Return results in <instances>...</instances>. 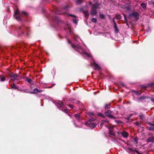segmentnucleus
I'll use <instances>...</instances> for the list:
<instances>
[{"instance_id": "f257e3e1", "label": "nucleus", "mask_w": 154, "mask_h": 154, "mask_svg": "<svg viewBox=\"0 0 154 154\" xmlns=\"http://www.w3.org/2000/svg\"><path fill=\"white\" fill-rule=\"evenodd\" d=\"M99 7V5L98 4H96L93 5L91 11V14L93 15L97 14V12L96 9L97 8H100Z\"/></svg>"}, {"instance_id": "f03ea898", "label": "nucleus", "mask_w": 154, "mask_h": 154, "mask_svg": "<svg viewBox=\"0 0 154 154\" xmlns=\"http://www.w3.org/2000/svg\"><path fill=\"white\" fill-rule=\"evenodd\" d=\"M10 78L14 81L15 80H18L21 79V77L19 76L17 74H15L13 73H11L10 75Z\"/></svg>"}, {"instance_id": "7ed1b4c3", "label": "nucleus", "mask_w": 154, "mask_h": 154, "mask_svg": "<svg viewBox=\"0 0 154 154\" xmlns=\"http://www.w3.org/2000/svg\"><path fill=\"white\" fill-rule=\"evenodd\" d=\"M71 45L72 47L76 51L80 53L83 52V50L81 46L79 45H75L72 44H71Z\"/></svg>"}, {"instance_id": "20e7f679", "label": "nucleus", "mask_w": 154, "mask_h": 154, "mask_svg": "<svg viewBox=\"0 0 154 154\" xmlns=\"http://www.w3.org/2000/svg\"><path fill=\"white\" fill-rule=\"evenodd\" d=\"M139 15L138 13L137 12H134L131 13L129 15L130 17H133L134 20H137L139 18Z\"/></svg>"}, {"instance_id": "39448f33", "label": "nucleus", "mask_w": 154, "mask_h": 154, "mask_svg": "<svg viewBox=\"0 0 154 154\" xmlns=\"http://www.w3.org/2000/svg\"><path fill=\"white\" fill-rule=\"evenodd\" d=\"M14 16L17 20H20L21 15L18 9L15 12L14 14Z\"/></svg>"}, {"instance_id": "423d86ee", "label": "nucleus", "mask_w": 154, "mask_h": 154, "mask_svg": "<svg viewBox=\"0 0 154 154\" xmlns=\"http://www.w3.org/2000/svg\"><path fill=\"white\" fill-rule=\"evenodd\" d=\"M105 115L106 116L110 117L111 119H114L115 117L111 115L112 112L109 110H108L105 113Z\"/></svg>"}, {"instance_id": "0eeeda50", "label": "nucleus", "mask_w": 154, "mask_h": 154, "mask_svg": "<svg viewBox=\"0 0 154 154\" xmlns=\"http://www.w3.org/2000/svg\"><path fill=\"white\" fill-rule=\"evenodd\" d=\"M70 25L69 24H67V26H66V27L65 28V29L67 30V31L69 32V33L70 34H71V31L72 29L70 27Z\"/></svg>"}, {"instance_id": "6e6552de", "label": "nucleus", "mask_w": 154, "mask_h": 154, "mask_svg": "<svg viewBox=\"0 0 154 154\" xmlns=\"http://www.w3.org/2000/svg\"><path fill=\"white\" fill-rule=\"evenodd\" d=\"M93 65L94 66L95 69L96 70H99L100 69V68L99 65L96 64L94 61V63Z\"/></svg>"}, {"instance_id": "1a4fd4ad", "label": "nucleus", "mask_w": 154, "mask_h": 154, "mask_svg": "<svg viewBox=\"0 0 154 154\" xmlns=\"http://www.w3.org/2000/svg\"><path fill=\"white\" fill-rule=\"evenodd\" d=\"M120 134L124 137H127L128 136V133L126 131L121 132Z\"/></svg>"}, {"instance_id": "9d476101", "label": "nucleus", "mask_w": 154, "mask_h": 154, "mask_svg": "<svg viewBox=\"0 0 154 154\" xmlns=\"http://www.w3.org/2000/svg\"><path fill=\"white\" fill-rule=\"evenodd\" d=\"M114 28L115 31L116 33H117L118 32V29L117 27V24L114 21Z\"/></svg>"}, {"instance_id": "9b49d317", "label": "nucleus", "mask_w": 154, "mask_h": 154, "mask_svg": "<svg viewBox=\"0 0 154 154\" xmlns=\"http://www.w3.org/2000/svg\"><path fill=\"white\" fill-rule=\"evenodd\" d=\"M38 89L37 88H35L30 93L32 94H36L38 92Z\"/></svg>"}, {"instance_id": "f8f14e48", "label": "nucleus", "mask_w": 154, "mask_h": 154, "mask_svg": "<svg viewBox=\"0 0 154 154\" xmlns=\"http://www.w3.org/2000/svg\"><path fill=\"white\" fill-rule=\"evenodd\" d=\"M83 13L86 17H88V16L89 13L88 11H83Z\"/></svg>"}, {"instance_id": "ddd939ff", "label": "nucleus", "mask_w": 154, "mask_h": 154, "mask_svg": "<svg viewBox=\"0 0 154 154\" xmlns=\"http://www.w3.org/2000/svg\"><path fill=\"white\" fill-rule=\"evenodd\" d=\"M84 56L85 57H86L87 58H92V56L89 54H88L86 53H84Z\"/></svg>"}, {"instance_id": "4468645a", "label": "nucleus", "mask_w": 154, "mask_h": 154, "mask_svg": "<svg viewBox=\"0 0 154 154\" xmlns=\"http://www.w3.org/2000/svg\"><path fill=\"white\" fill-rule=\"evenodd\" d=\"M89 126L91 128H95L96 126V125L94 123H90Z\"/></svg>"}, {"instance_id": "2eb2a0df", "label": "nucleus", "mask_w": 154, "mask_h": 154, "mask_svg": "<svg viewBox=\"0 0 154 154\" xmlns=\"http://www.w3.org/2000/svg\"><path fill=\"white\" fill-rule=\"evenodd\" d=\"M141 6L142 8L144 9L146 8V4L144 3H142L141 4Z\"/></svg>"}, {"instance_id": "dca6fc26", "label": "nucleus", "mask_w": 154, "mask_h": 154, "mask_svg": "<svg viewBox=\"0 0 154 154\" xmlns=\"http://www.w3.org/2000/svg\"><path fill=\"white\" fill-rule=\"evenodd\" d=\"M83 2V0H78L76 1V4L79 5L81 4Z\"/></svg>"}, {"instance_id": "f3484780", "label": "nucleus", "mask_w": 154, "mask_h": 154, "mask_svg": "<svg viewBox=\"0 0 154 154\" xmlns=\"http://www.w3.org/2000/svg\"><path fill=\"white\" fill-rule=\"evenodd\" d=\"M130 4V3H129L126 4V7H127V8H127V10H129L130 9V8L129 7V5Z\"/></svg>"}, {"instance_id": "a211bd4d", "label": "nucleus", "mask_w": 154, "mask_h": 154, "mask_svg": "<svg viewBox=\"0 0 154 154\" xmlns=\"http://www.w3.org/2000/svg\"><path fill=\"white\" fill-rule=\"evenodd\" d=\"M5 78L4 76H3L2 77H0V80L1 82H3L5 81Z\"/></svg>"}, {"instance_id": "6ab92c4d", "label": "nucleus", "mask_w": 154, "mask_h": 154, "mask_svg": "<svg viewBox=\"0 0 154 154\" xmlns=\"http://www.w3.org/2000/svg\"><path fill=\"white\" fill-rule=\"evenodd\" d=\"M147 129L150 131L154 130V128L152 127H147Z\"/></svg>"}, {"instance_id": "aec40b11", "label": "nucleus", "mask_w": 154, "mask_h": 154, "mask_svg": "<svg viewBox=\"0 0 154 154\" xmlns=\"http://www.w3.org/2000/svg\"><path fill=\"white\" fill-rule=\"evenodd\" d=\"M26 81L27 82L29 83H31L32 82V80L31 79H29L28 78H26Z\"/></svg>"}, {"instance_id": "412c9836", "label": "nucleus", "mask_w": 154, "mask_h": 154, "mask_svg": "<svg viewBox=\"0 0 154 154\" xmlns=\"http://www.w3.org/2000/svg\"><path fill=\"white\" fill-rule=\"evenodd\" d=\"M109 134L111 135H112V136L114 135V133L112 131L110 130V131H109Z\"/></svg>"}, {"instance_id": "4be33fe9", "label": "nucleus", "mask_w": 154, "mask_h": 154, "mask_svg": "<svg viewBox=\"0 0 154 154\" xmlns=\"http://www.w3.org/2000/svg\"><path fill=\"white\" fill-rule=\"evenodd\" d=\"M73 21L74 23L75 24H76L77 23V20L75 18L74 19H73Z\"/></svg>"}, {"instance_id": "5701e85b", "label": "nucleus", "mask_w": 154, "mask_h": 154, "mask_svg": "<svg viewBox=\"0 0 154 154\" xmlns=\"http://www.w3.org/2000/svg\"><path fill=\"white\" fill-rule=\"evenodd\" d=\"M91 21L94 23H96L97 22V20L96 18H93L91 20Z\"/></svg>"}, {"instance_id": "b1692460", "label": "nucleus", "mask_w": 154, "mask_h": 154, "mask_svg": "<svg viewBox=\"0 0 154 154\" xmlns=\"http://www.w3.org/2000/svg\"><path fill=\"white\" fill-rule=\"evenodd\" d=\"M98 115L102 117H104L105 116L104 114L100 113H98Z\"/></svg>"}, {"instance_id": "393cba45", "label": "nucleus", "mask_w": 154, "mask_h": 154, "mask_svg": "<svg viewBox=\"0 0 154 154\" xmlns=\"http://www.w3.org/2000/svg\"><path fill=\"white\" fill-rule=\"evenodd\" d=\"M75 117L77 119H79L80 118V116L79 115L75 114Z\"/></svg>"}, {"instance_id": "a878e982", "label": "nucleus", "mask_w": 154, "mask_h": 154, "mask_svg": "<svg viewBox=\"0 0 154 154\" xmlns=\"http://www.w3.org/2000/svg\"><path fill=\"white\" fill-rule=\"evenodd\" d=\"M100 16L101 18L102 19H103L104 18V15L103 14H100Z\"/></svg>"}, {"instance_id": "bb28decb", "label": "nucleus", "mask_w": 154, "mask_h": 154, "mask_svg": "<svg viewBox=\"0 0 154 154\" xmlns=\"http://www.w3.org/2000/svg\"><path fill=\"white\" fill-rule=\"evenodd\" d=\"M148 124L149 125H150L154 126V122L153 123H151V122H149L148 123Z\"/></svg>"}, {"instance_id": "cd10ccee", "label": "nucleus", "mask_w": 154, "mask_h": 154, "mask_svg": "<svg viewBox=\"0 0 154 154\" xmlns=\"http://www.w3.org/2000/svg\"><path fill=\"white\" fill-rule=\"evenodd\" d=\"M152 140H153L152 138H149L147 139V141L148 142L151 141H152Z\"/></svg>"}, {"instance_id": "c85d7f7f", "label": "nucleus", "mask_w": 154, "mask_h": 154, "mask_svg": "<svg viewBox=\"0 0 154 154\" xmlns=\"http://www.w3.org/2000/svg\"><path fill=\"white\" fill-rule=\"evenodd\" d=\"M63 111L64 112H65V113H68V110L66 109H64V110H63Z\"/></svg>"}, {"instance_id": "c756f323", "label": "nucleus", "mask_w": 154, "mask_h": 154, "mask_svg": "<svg viewBox=\"0 0 154 154\" xmlns=\"http://www.w3.org/2000/svg\"><path fill=\"white\" fill-rule=\"evenodd\" d=\"M102 122H103L104 124V123H108L109 122L105 120H103L102 121Z\"/></svg>"}, {"instance_id": "7c9ffc66", "label": "nucleus", "mask_w": 154, "mask_h": 154, "mask_svg": "<svg viewBox=\"0 0 154 154\" xmlns=\"http://www.w3.org/2000/svg\"><path fill=\"white\" fill-rule=\"evenodd\" d=\"M90 123L86 122L85 123V125L87 126H89Z\"/></svg>"}, {"instance_id": "2f4dec72", "label": "nucleus", "mask_w": 154, "mask_h": 154, "mask_svg": "<svg viewBox=\"0 0 154 154\" xmlns=\"http://www.w3.org/2000/svg\"><path fill=\"white\" fill-rule=\"evenodd\" d=\"M116 121L118 123H121L122 122L121 121L119 120H117Z\"/></svg>"}, {"instance_id": "473e14b6", "label": "nucleus", "mask_w": 154, "mask_h": 154, "mask_svg": "<svg viewBox=\"0 0 154 154\" xmlns=\"http://www.w3.org/2000/svg\"><path fill=\"white\" fill-rule=\"evenodd\" d=\"M104 124V122H102L101 123L100 125V128H101L102 127V126Z\"/></svg>"}, {"instance_id": "72a5a7b5", "label": "nucleus", "mask_w": 154, "mask_h": 154, "mask_svg": "<svg viewBox=\"0 0 154 154\" xmlns=\"http://www.w3.org/2000/svg\"><path fill=\"white\" fill-rule=\"evenodd\" d=\"M89 114L90 115H92V116H94V113L93 112H90L89 113Z\"/></svg>"}, {"instance_id": "f704fd0d", "label": "nucleus", "mask_w": 154, "mask_h": 154, "mask_svg": "<svg viewBox=\"0 0 154 154\" xmlns=\"http://www.w3.org/2000/svg\"><path fill=\"white\" fill-rule=\"evenodd\" d=\"M22 13L23 14L25 15H26L27 14L26 13V12H25V11H22Z\"/></svg>"}, {"instance_id": "c9c22d12", "label": "nucleus", "mask_w": 154, "mask_h": 154, "mask_svg": "<svg viewBox=\"0 0 154 154\" xmlns=\"http://www.w3.org/2000/svg\"><path fill=\"white\" fill-rule=\"evenodd\" d=\"M68 106H69V107L70 108H73V106L72 105H69Z\"/></svg>"}, {"instance_id": "e433bc0d", "label": "nucleus", "mask_w": 154, "mask_h": 154, "mask_svg": "<svg viewBox=\"0 0 154 154\" xmlns=\"http://www.w3.org/2000/svg\"><path fill=\"white\" fill-rule=\"evenodd\" d=\"M144 98H145L144 97H141L139 99V100H141V99H144Z\"/></svg>"}, {"instance_id": "4c0bfd02", "label": "nucleus", "mask_w": 154, "mask_h": 154, "mask_svg": "<svg viewBox=\"0 0 154 154\" xmlns=\"http://www.w3.org/2000/svg\"><path fill=\"white\" fill-rule=\"evenodd\" d=\"M42 91H43V90H38V92L40 93V92H42Z\"/></svg>"}, {"instance_id": "58836bf2", "label": "nucleus", "mask_w": 154, "mask_h": 154, "mask_svg": "<svg viewBox=\"0 0 154 154\" xmlns=\"http://www.w3.org/2000/svg\"><path fill=\"white\" fill-rule=\"evenodd\" d=\"M108 105H105V107L106 108H108Z\"/></svg>"}, {"instance_id": "ea45409f", "label": "nucleus", "mask_w": 154, "mask_h": 154, "mask_svg": "<svg viewBox=\"0 0 154 154\" xmlns=\"http://www.w3.org/2000/svg\"><path fill=\"white\" fill-rule=\"evenodd\" d=\"M69 16H72V17H74V16L72 15H71V14H70L69 15Z\"/></svg>"}, {"instance_id": "a19ab883", "label": "nucleus", "mask_w": 154, "mask_h": 154, "mask_svg": "<svg viewBox=\"0 0 154 154\" xmlns=\"http://www.w3.org/2000/svg\"><path fill=\"white\" fill-rule=\"evenodd\" d=\"M68 42L69 43L71 44L69 40H68Z\"/></svg>"}, {"instance_id": "79ce46f5", "label": "nucleus", "mask_w": 154, "mask_h": 154, "mask_svg": "<svg viewBox=\"0 0 154 154\" xmlns=\"http://www.w3.org/2000/svg\"><path fill=\"white\" fill-rule=\"evenodd\" d=\"M89 4H90V5H91V2H89Z\"/></svg>"}, {"instance_id": "37998d69", "label": "nucleus", "mask_w": 154, "mask_h": 154, "mask_svg": "<svg viewBox=\"0 0 154 154\" xmlns=\"http://www.w3.org/2000/svg\"><path fill=\"white\" fill-rule=\"evenodd\" d=\"M141 93H139V94H138V95L140 94H141Z\"/></svg>"}, {"instance_id": "c03bdc74", "label": "nucleus", "mask_w": 154, "mask_h": 154, "mask_svg": "<svg viewBox=\"0 0 154 154\" xmlns=\"http://www.w3.org/2000/svg\"><path fill=\"white\" fill-rule=\"evenodd\" d=\"M152 4L154 5V2H152Z\"/></svg>"}, {"instance_id": "a18cd8bd", "label": "nucleus", "mask_w": 154, "mask_h": 154, "mask_svg": "<svg viewBox=\"0 0 154 154\" xmlns=\"http://www.w3.org/2000/svg\"><path fill=\"white\" fill-rule=\"evenodd\" d=\"M120 18V17H118V19H119V18Z\"/></svg>"}, {"instance_id": "49530a36", "label": "nucleus", "mask_w": 154, "mask_h": 154, "mask_svg": "<svg viewBox=\"0 0 154 154\" xmlns=\"http://www.w3.org/2000/svg\"><path fill=\"white\" fill-rule=\"evenodd\" d=\"M124 17H125V15H124Z\"/></svg>"}, {"instance_id": "de8ad7c7", "label": "nucleus", "mask_w": 154, "mask_h": 154, "mask_svg": "<svg viewBox=\"0 0 154 154\" xmlns=\"http://www.w3.org/2000/svg\"><path fill=\"white\" fill-rule=\"evenodd\" d=\"M152 101H153V99H152Z\"/></svg>"}]
</instances>
